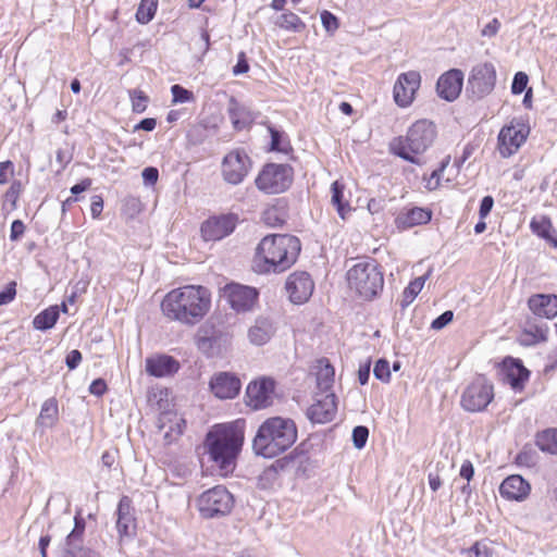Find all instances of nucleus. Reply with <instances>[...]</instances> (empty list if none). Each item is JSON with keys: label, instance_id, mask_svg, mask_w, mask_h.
Segmentation results:
<instances>
[{"label": "nucleus", "instance_id": "680f3d73", "mask_svg": "<svg viewBox=\"0 0 557 557\" xmlns=\"http://www.w3.org/2000/svg\"><path fill=\"white\" fill-rule=\"evenodd\" d=\"M106 391H107V384L102 379H97V380L92 381V383L89 386V392L96 396L103 395L106 393Z\"/></svg>", "mask_w": 557, "mask_h": 557}, {"label": "nucleus", "instance_id": "0eeeda50", "mask_svg": "<svg viewBox=\"0 0 557 557\" xmlns=\"http://www.w3.org/2000/svg\"><path fill=\"white\" fill-rule=\"evenodd\" d=\"M292 184V169L285 164L269 163L256 178V186L265 194H280Z\"/></svg>", "mask_w": 557, "mask_h": 557}, {"label": "nucleus", "instance_id": "2eb2a0df", "mask_svg": "<svg viewBox=\"0 0 557 557\" xmlns=\"http://www.w3.org/2000/svg\"><path fill=\"white\" fill-rule=\"evenodd\" d=\"M275 383L272 379L262 377L249 383L246 391L247 405L258 410L273 404Z\"/></svg>", "mask_w": 557, "mask_h": 557}, {"label": "nucleus", "instance_id": "58836bf2", "mask_svg": "<svg viewBox=\"0 0 557 557\" xmlns=\"http://www.w3.org/2000/svg\"><path fill=\"white\" fill-rule=\"evenodd\" d=\"M159 0H141L136 12V20L140 24L149 23L157 11Z\"/></svg>", "mask_w": 557, "mask_h": 557}, {"label": "nucleus", "instance_id": "c85d7f7f", "mask_svg": "<svg viewBox=\"0 0 557 557\" xmlns=\"http://www.w3.org/2000/svg\"><path fill=\"white\" fill-rule=\"evenodd\" d=\"M274 333L272 322L268 318L259 317L255 324L248 330V337L253 345H264Z\"/></svg>", "mask_w": 557, "mask_h": 557}, {"label": "nucleus", "instance_id": "412c9836", "mask_svg": "<svg viewBox=\"0 0 557 557\" xmlns=\"http://www.w3.org/2000/svg\"><path fill=\"white\" fill-rule=\"evenodd\" d=\"M530 372L522 362L511 357L506 358L502 364L503 381L515 391H521L528 381Z\"/></svg>", "mask_w": 557, "mask_h": 557}, {"label": "nucleus", "instance_id": "79ce46f5", "mask_svg": "<svg viewBox=\"0 0 557 557\" xmlns=\"http://www.w3.org/2000/svg\"><path fill=\"white\" fill-rule=\"evenodd\" d=\"M263 221L270 226H278L284 223L283 212L277 207H270L263 212Z\"/></svg>", "mask_w": 557, "mask_h": 557}, {"label": "nucleus", "instance_id": "aec40b11", "mask_svg": "<svg viewBox=\"0 0 557 557\" xmlns=\"http://www.w3.org/2000/svg\"><path fill=\"white\" fill-rule=\"evenodd\" d=\"M462 84L463 73L460 70L453 69L440 76L436 90L441 98L454 101L460 95Z\"/></svg>", "mask_w": 557, "mask_h": 557}, {"label": "nucleus", "instance_id": "49530a36", "mask_svg": "<svg viewBox=\"0 0 557 557\" xmlns=\"http://www.w3.org/2000/svg\"><path fill=\"white\" fill-rule=\"evenodd\" d=\"M171 91H172L174 103H184V102H188L193 99V92L185 89L184 87H182L180 85H173L171 87Z\"/></svg>", "mask_w": 557, "mask_h": 557}, {"label": "nucleus", "instance_id": "bb28decb", "mask_svg": "<svg viewBox=\"0 0 557 557\" xmlns=\"http://www.w3.org/2000/svg\"><path fill=\"white\" fill-rule=\"evenodd\" d=\"M116 529L121 537L129 536L135 529V519L132 513L131 499L126 496L117 505Z\"/></svg>", "mask_w": 557, "mask_h": 557}, {"label": "nucleus", "instance_id": "dca6fc26", "mask_svg": "<svg viewBox=\"0 0 557 557\" xmlns=\"http://www.w3.org/2000/svg\"><path fill=\"white\" fill-rule=\"evenodd\" d=\"M84 531V519L75 516V525L65 539L61 557H99L96 552L83 546Z\"/></svg>", "mask_w": 557, "mask_h": 557}, {"label": "nucleus", "instance_id": "bf43d9fd", "mask_svg": "<svg viewBox=\"0 0 557 557\" xmlns=\"http://www.w3.org/2000/svg\"><path fill=\"white\" fill-rule=\"evenodd\" d=\"M13 174V164L11 161L0 162V185L8 182Z\"/></svg>", "mask_w": 557, "mask_h": 557}, {"label": "nucleus", "instance_id": "8fccbe9b", "mask_svg": "<svg viewBox=\"0 0 557 557\" xmlns=\"http://www.w3.org/2000/svg\"><path fill=\"white\" fill-rule=\"evenodd\" d=\"M16 283L10 282L5 289L0 292V306L10 304L16 295Z\"/></svg>", "mask_w": 557, "mask_h": 557}, {"label": "nucleus", "instance_id": "a878e982", "mask_svg": "<svg viewBox=\"0 0 557 557\" xmlns=\"http://www.w3.org/2000/svg\"><path fill=\"white\" fill-rule=\"evenodd\" d=\"M499 493L504 498L522 500L530 493V484L521 475H510L500 484Z\"/></svg>", "mask_w": 557, "mask_h": 557}, {"label": "nucleus", "instance_id": "9b49d317", "mask_svg": "<svg viewBox=\"0 0 557 557\" xmlns=\"http://www.w3.org/2000/svg\"><path fill=\"white\" fill-rule=\"evenodd\" d=\"M529 127L520 122H510L498 134V151L503 158L515 154L524 144L529 135Z\"/></svg>", "mask_w": 557, "mask_h": 557}, {"label": "nucleus", "instance_id": "0e129e2a", "mask_svg": "<svg viewBox=\"0 0 557 557\" xmlns=\"http://www.w3.org/2000/svg\"><path fill=\"white\" fill-rule=\"evenodd\" d=\"M384 209V200L382 198H371L368 202V210L371 214H376Z\"/></svg>", "mask_w": 557, "mask_h": 557}, {"label": "nucleus", "instance_id": "393cba45", "mask_svg": "<svg viewBox=\"0 0 557 557\" xmlns=\"http://www.w3.org/2000/svg\"><path fill=\"white\" fill-rule=\"evenodd\" d=\"M529 309L540 318L553 319L557 315V296L536 294L528 300Z\"/></svg>", "mask_w": 557, "mask_h": 557}, {"label": "nucleus", "instance_id": "7ed1b4c3", "mask_svg": "<svg viewBox=\"0 0 557 557\" xmlns=\"http://www.w3.org/2000/svg\"><path fill=\"white\" fill-rule=\"evenodd\" d=\"M296 440L295 422L287 418L273 417L259 426L252 448L258 456L273 458L287 450Z\"/></svg>", "mask_w": 557, "mask_h": 557}, {"label": "nucleus", "instance_id": "39448f33", "mask_svg": "<svg viewBox=\"0 0 557 557\" xmlns=\"http://www.w3.org/2000/svg\"><path fill=\"white\" fill-rule=\"evenodd\" d=\"M436 138L435 125L428 120L414 122L405 136H399L391 143V151L401 159L421 165L423 154Z\"/></svg>", "mask_w": 557, "mask_h": 557}, {"label": "nucleus", "instance_id": "de8ad7c7", "mask_svg": "<svg viewBox=\"0 0 557 557\" xmlns=\"http://www.w3.org/2000/svg\"><path fill=\"white\" fill-rule=\"evenodd\" d=\"M528 82H529V78L525 73H523V72L516 73L512 84H511V92L513 95L521 94L525 89Z\"/></svg>", "mask_w": 557, "mask_h": 557}, {"label": "nucleus", "instance_id": "f3484780", "mask_svg": "<svg viewBox=\"0 0 557 557\" xmlns=\"http://www.w3.org/2000/svg\"><path fill=\"white\" fill-rule=\"evenodd\" d=\"M336 411L337 403L334 393H317L307 414L312 422L326 423L334 419Z\"/></svg>", "mask_w": 557, "mask_h": 557}, {"label": "nucleus", "instance_id": "9d476101", "mask_svg": "<svg viewBox=\"0 0 557 557\" xmlns=\"http://www.w3.org/2000/svg\"><path fill=\"white\" fill-rule=\"evenodd\" d=\"M496 84V70L493 63L484 62L473 66L469 78L467 91L472 99H482L490 95Z\"/></svg>", "mask_w": 557, "mask_h": 557}, {"label": "nucleus", "instance_id": "5701e85b", "mask_svg": "<svg viewBox=\"0 0 557 557\" xmlns=\"http://www.w3.org/2000/svg\"><path fill=\"white\" fill-rule=\"evenodd\" d=\"M186 421L174 411H164L160 414L158 426L163 432L164 441L170 444L182 435Z\"/></svg>", "mask_w": 557, "mask_h": 557}, {"label": "nucleus", "instance_id": "a18cd8bd", "mask_svg": "<svg viewBox=\"0 0 557 557\" xmlns=\"http://www.w3.org/2000/svg\"><path fill=\"white\" fill-rule=\"evenodd\" d=\"M369 436V430L366 426L358 425L352 430V442L356 448L364 447Z\"/></svg>", "mask_w": 557, "mask_h": 557}, {"label": "nucleus", "instance_id": "4468645a", "mask_svg": "<svg viewBox=\"0 0 557 557\" xmlns=\"http://www.w3.org/2000/svg\"><path fill=\"white\" fill-rule=\"evenodd\" d=\"M420 84L421 75L419 72L409 71L401 73L393 89L395 102L401 108L410 106L414 100L416 92L418 91Z\"/></svg>", "mask_w": 557, "mask_h": 557}, {"label": "nucleus", "instance_id": "f03ea898", "mask_svg": "<svg viewBox=\"0 0 557 557\" xmlns=\"http://www.w3.org/2000/svg\"><path fill=\"white\" fill-rule=\"evenodd\" d=\"M299 252L300 240L296 236H265L257 247L255 269L260 273H281L296 262Z\"/></svg>", "mask_w": 557, "mask_h": 557}, {"label": "nucleus", "instance_id": "4c0bfd02", "mask_svg": "<svg viewBox=\"0 0 557 557\" xmlns=\"http://www.w3.org/2000/svg\"><path fill=\"white\" fill-rule=\"evenodd\" d=\"M536 445L542 451L557 455V429H548L540 433Z\"/></svg>", "mask_w": 557, "mask_h": 557}, {"label": "nucleus", "instance_id": "c756f323", "mask_svg": "<svg viewBox=\"0 0 557 557\" xmlns=\"http://www.w3.org/2000/svg\"><path fill=\"white\" fill-rule=\"evenodd\" d=\"M432 212L430 210L414 207L405 213H400L396 218V223L399 227L410 228L416 225L426 224L431 221Z\"/></svg>", "mask_w": 557, "mask_h": 557}, {"label": "nucleus", "instance_id": "423d86ee", "mask_svg": "<svg viewBox=\"0 0 557 557\" xmlns=\"http://www.w3.org/2000/svg\"><path fill=\"white\" fill-rule=\"evenodd\" d=\"M348 284L364 299H372L383 288V274L374 260L361 261L347 273Z\"/></svg>", "mask_w": 557, "mask_h": 557}, {"label": "nucleus", "instance_id": "f257e3e1", "mask_svg": "<svg viewBox=\"0 0 557 557\" xmlns=\"http://www.w3.org/2000/svg\"><path fill=\"white\" fill-rule=\"evenodd\" d=\"M211 307L210 292L199 285H186L169 292L162 302L163 314L186 325L199 323Z\"/></svg>", "mask_w": 557, "mask_h": 557}, {"label": "nucleus", "instance_id": "13d9d810", "mask_svg": "<svg viewBox=\"0 0 557 557\" xmlns=\"http://www.w3.org/2000/svg\"><path fill=\"white\" fill-rule=\"evenodd\" d=\"M103 209V199L101 196L95 195L91 198L90 211L94 219H98Z\"/></svg>", "mask_w": 557, "mask_h": 557}, {"label": "nucleus", "instance_id": "ddd939ff", "mask_svg": "<svg viewBox=\"0 0 557 557\" xmlns=\"http://www.w3.org/2000/svg\"><path fill=\"white\" fill-rule=\"evenodd\" d=\"M223 296L226 298L231 308L236 312H247L252 310L258 300V292L256 288L237 283H230L225 285L223 288Z\"/></svg>", "mask_w": 557, "mask_h": 557}, {"label": "nucleus", "instance_id": "6e6552de", "mask_svg": "<svg viewBox=\"0 0 557 557\" xmlns=\"http://www.w3.org/2000/svg\"><path fill=\"white\" fill-rule=\"evenodd\" d=\"M494 398L492 383L483 375L475 377L463 391L461 406L470 412L484 410Z\"/></svg>", "mask_w": 557, "mask_h": 557}, {"label": "nucleus", "instance_id": "f704fd0d", "mask_svg": "<svg viewBox=\"0 0 557 557\" xmlns=\"http://www.w3.org/2000/svg\"><path fill=\"white\" fill-rule=\"evenodd\" d=\"M60 309L58 306H51L38 313L33 321L36 330L46 331L54 326L59 319Z\"/></svg>", "mask_w": 557, "mask_h": 557}, {"label": "nucleus", "instance_id": "72a5a7b5", "mask_svg": "<svg viewBox=\"0 0 557 557\" xmlns=\"http://www.w3.org/2000/svg\"><path fill=\"white\" fill-rule=\"evenodd\" d=\"M344 184L339 183L338 181H335L331 185V202L336 207L337 213L343 220H345L347 214L351 211L349 203L344 201Z\"/></svg>", "mask_w": 557, "mask_h": 557}, {"label": "nucleus", "instance_id": "473e14b6", "mask_svg": "<svg viewBox=\"0 0 557 557\" xmlns=\"http://www.w3.org/2000/svg\"><path fill=\"white\" fill-rule=\"evenodd\" d=\"M531 230L533 233H535L537 236L546 239L547 242H550L554 247H557V237H556V231L552 225V222L548 218L542 215L540 218H534L531 221Z\"/></svg>", "mask_w": 557, "mask_h": 557}, {"label": "nucleus", "instance_id": "20e7f679", "mask_svg": "<svg viewBox=\"0 0 557 557\" xmlns=\"http://www.w3.org/2000/svg\"><path fill=\"white\" fill-rule=\"evenodd\" d=\"M243 442V432L232 425H218L208 433L206 440L208 453L221 475L233 472Z\"/></svg>", "mask_w": 557, "mask_h": 557}, {"label": "nucleus", "instance_id": "603ef678", "mask_svg": "<svg viewBox=\"0 0 557 557\" xmlns=\"http://www.w3.org/2000/svg\"><path fill=\"white\" fill-rule=\"evenodd\" d=\"M468 553L470 557H490L491 555L487 545L481 542H475Z\"/></svg>", "mask_w": 557, "mask_h": 557}, {"label": "nucleus", "instance_id": "1a4fd4ad", "mask_svg": "<svg viewBox=\"0 0 557 557\" xmlns=\"http://www.w3.org/2000/svg\"><path fill=\"white\" fill-rule=\"evenodd\" d=\"M197 505L201 516L205 518L223 516L231 511L233 496L224 486L218 485L203 492L199 496Z\"/></svg>", "mask_w": 557, "mask_h": 557}, {"label": "nucleus", "instance_id": "774afa93", "mask_svg": "<svg viewBox=\"0 0 557 557\" xmlns=\"http://www.w3.org/2000/svg\"><path fill=\"white\" fill-rule=\"evenodd\" d=\"M460 476L466 479L468 482L473 478L474 469L470 461L466 460L460 468Z\"/></svg>", "mask_w": 557, "mask_h": 557}, {"label": "nucleus", "instance_id": "5fc2aeb1", "mask_svg": "<svg viewBox=\"0 0 557 557\" xmlns=\"http://www.w3.org/2000/svg\"><path fill=\"white\" fill-rule=\"evenodd\" d=\"M25 226L21 220H14L11 224L10 239L15 242L24 234Z\"/></svg>", "mask_w": 557, "mask_h": 557}, {"label": "nucleus", "instance_id": "2f4dec72", "mask_svg": "<svg viewBox=\"0 0 557 557\" xmlns=\"http://www.w3.org/2000/svg\"><path fill=\"white\" fill-rule=\"evenodd\" d=\"M58 401L55 398L47 399L40 409V413L36 420L37 426L52 428L58 421Z\"/></svg>", "mask_w": 557, "mask_h": 557}, {"label": "nucleus", "instance_id": "69168bd1", "mask_svg": "<svg viewBox=\"0 0 557 557\" xmlns=\"http://www.w3.org/2000/svg\"><path fill=\"white\" fill-rule=\"evenodd\" d=\"M248 70H249V65L245 59V54L240 53L237 64L233 67V73H234V75H239V74H244V73L248 72Z\"/></svg>", "mask_w": 557, "mask_h": 557}, {"label": "nucleus", "instance_id": "e433bc0d", "mask_svg": "<svg viewBox=\"0 0 557 557\" xmlns=\"http://www.w3.org/2000/svg\"><path fill=\"white\" fill-rule=\"evenodd\" d=\"M275 25L285 30L295 33H300L306 28V24L293 12H285L278 15Z\"/></svg>", "mask_w": 557, "mask_h": 557}, {"label": "nucleus", "instance_id": "a211bd4d", "mask_svg": "<svg viewBox=\"0 0 557 557\" xmlns=\"http://www.w3.org/2000/svg\"><path fill=\"white\" fill-rule=\"evenodd\" d=\"M237 218L234 214H223L208 219L201 225L205 240H220L228 236L236 226Z\"/></svg>", "mask_w": 557, "mask_h": 557}, {"label": "nucleus", "instance_id": "c03bdc74", "mask_svg": "<svg viewBox=\"0 0 557 557\" xmlns=\"http://www.w3.org/2000/svg\"><path fill=\"white\" fill-rule=\"evenodd\" d=\"M373 374L377 380L384 383H388L391 380V370L388 361L385 359H379L374 366Z\"/></svg>", "mask_w": 557, "mask_h": 557}, {"label": "nucleus", "instance_id": "c9c22d12", "mask_svg": "<svg viewBox=\"0 0 557 557\" xmlns=\"http://www.w3.org/2000/svg\"><path fill=\"white\" fill-rule=\"evenodd\" d=\"M228 116L235 128H243L249 120L248 112L235 98H231L227 108Z\"/></svg>", "mask_w": 557, "mask_h": 557}, {"label": "nucleus", "instance_id": "ea45409f", "mask_svg": "<svg viewBox=\"0 0 557 557\" xmlns=\"http://www.w3.org/2000/svg\"><path fill=\"white\" fill-rule=\"evenodd\" d=\"M424 283H425L424 276L417 277L416 280L410 282V284L405 288L404 294H403L404 302H405L403 306L409 305L416 298V296L423 288Z\"/></svg>", "mask_w": 557, "mask_h": 557}, {"label": "nucleus", "instance_id": "37998d69", "mask_svg": "<svg viewBox=\"0 0 557 557\" xmlns=\"http://www.w3.org/2000/svg\"><path fill=\"white\" fill-rule=\"evenodd\" d=\"M132 107L133 111L136 113H143L148 103V97L141 90H133L131 91Z\"/></svg>", "mask_w": 557, "mask_h": 557}, {"label": "nucleus", "instance_id": "864d4df0", "mask_svg": "<svg viewBox=\"0 0 557 557\" xmlns=\"http://www.w3.org/2000/svg\"><path fill=\"white\" fill-rule=\"evenodd\" d=\"M22 191V184L18 181H14L10 188L7 190L4 197L8 201H11L13 205H15L20 194Z\"/></svg>", "mask_w": 557, "mask_h": 557}, {"label": "nucleus", "instance_id": "052dcab7", "mask_svg": "<svg viewBox=\"0 0 557 557\" xmlns=\"http://www.w3.org/2000/svg\"><path fill=\"white\" fill-rule=\"evenodd\" d=\"M81 361H82V354L77 349L71 350L67 354L66 360H65L66 366L69 367L70 370L75 369L79 364Z\"/></svg>", "mask_w": 557, "mask_h": 557}, {"label": "nucleus", "instance_id": "b1692460", "mask_svg": "<svg viewBox=\"0 0 557 557\" xmlns=\"http://www.w3.org/2000/svg\"><path fill=\"white\" fill-rule=\"evenodd\" d=\"M180 370V362L168 355H154L146 359V371L156 377L175 374Z\"/></svg>", "mask_w": 557, "mask_h": 557}, {"label": "nucleus", "instance_id": "338daca9", "mask_svg": "<svg viewBox=\"0 0 557 557\" xmlns=\"http://www.w3.org/2000/svg\"><path fill=\"white\" fill-rule=\"evenodd\" d=\"M500 23L497 18L492 20L485 27L482 29L483 36H494L499 29Z\"/></svg>", "mask_w": 557, "mask_h": 557}, {"label": "nucleus", "instance_id": "6e6d98bb", "mask_svg": "<svg viewBox=\"0 0 557 557\" xmlns=\"http://www.w3.org/2000/svg\"><path fill=\"white\" fill-rule=\"evenodd\" d=\"M493 206H494L493 197L492 196H485L481 200L480 210H479L480 218L481 219H485L490 214V212L492 211Z\"/></svg>", "mask_w": 557, "mask_h": 557}, {"label": "nucleus", "instance_id": "a19ab883", "mask_svg": "<svg viewBox=\"0 0 557 557\" xmlns=\"http://www.w3.org/2000/svg\"><path fill=\"white\" fill-rule=\"evenodd\" d=\"M449 162H450V157H446L442 161L441 166L438 169L434 170L431 173V175L428 178H425V188L428 190H435L440 186L441 175L444 172V170L446 169V166L449 164Z\"/></svg>", "mask_w": 557, "mask_h": 557}, {"label": "nucleus", "instance_id": "7c9ffc66", "mask_svg": "<svg viewBox=\"0 0 557 557\" xmlns=\"http://www.w3.org/2000/svg\"><path fill=\"white\" fill-rule=\"evenodd\" d=\"M318 393H332L331 388L334 383L335 370L327 359H321L315 366Z\"/></svg>", "mask_w": 557, "mask_h": 557}, {"label": "nucleus", "instance_id": "cd10ccee", "mask_svg": "<svg viewBox=\"0 0 557 557\" xmlns=\"http://www.w3.org/2000/svg\"><path fill=\"white\" fill-rule=\"evenodd\" d=\"M212 320L213 319L207 321L199 327L195 338L197 348L207 356L213 355V345L218 338V332L214 329Z\"/></svg>", "mask_w": 557, "mask_h": 557}, {"label": "nucleus", "instance_id": "6ab92c4d", "mask_svg": "<svg viewBox=\"0 0 557 557\" xmlns=\"http://www.w3.org/2000/svg\"><path fill=\"white\" fill-rule=\"evenodd\" d=\"M285 288L292 302L304 304L311 297L314 284L307 272H295L287 277Z\"/></svg>", "mask_w": 557, "mask_h": 557}, {"label": "nucleus", "instance_id": "e2e57ef3", "mask_svg": "<svg viewBox=\"0 0 557 557\" xmlns=\"http://www.w3.org/2000/svg\"><path fill=\"white\" fill-rule=\"evenodd\" d=\"M370 368H371V361L370 360H368L367 362H364L363 364H361L359 367L358 380H359L361 385H364V384L368 383L369 377H370Z\"/></svg>", "mask_w": 557, "mask_h": 557}, {"label": "nucleus", "instance_id": "4d7b16f0", "mask_svg": "<svg viewBox=\"0 0 557 557\" xmlns=\"http://www.w3.org/2000/svg\"><path fill=\"white\" fill-rule=\"evenodd\" d=\"M141 176L146 184L154 185L158 181L159 172L156 168L149 166L144 169Z\"/></svg>", "mask_w": 557, "mask_h": 557}, {"label": "nucleus", "instance_id": "f8f14e48", "mask_svg": "<svg viewBox=\"0 0 557 557\" xmlns=\"http://www.w3.org/2000/svg\"><path fill=\"white\" fill-rule=\"evenodd\" d=\"M251 161L248 154L240 149L230 151L222 162V175L225 182L232 185L240 184L249 173Z\"/></svg>", "mask_w": 557, "mask_h": 557}, {"label": "nucleus", "instance_id": "09e8293b", "mask_svg": "<svg viewBox=\"0 0 557 557\" xmlns=\"http://www.w3.org/2000/svg\"><path fill=\"white\" fill-rule=\"evenodd\" d=\"M321 22L324 28L330 33H333L338 28L337 17L329 11H323L321 13Z\"/></svg>", "mask_w": 557, "mask_h": 557}, {"label": "nucleus", "instance_id": "3c124183", "mask_svg": "<svg viewBox=\"0 0 557 557\" xmlns=\"http://www.w3.org/2000/svg\"><path fill=\"white\" fill-rule=\"evenodd\" d=\"M454 313L450 310H447L443 312L440 317H437L433 322L431 323V327L433 330H442L445 327L448 323L453 321Z\"/></svg>", "mask_w": 557, "mask_h": 557}, {"label": "nucleus", "instance_id": "4be33fe9", "mask_svg": "<svg viewBox=\"0 0 557 557\" xmlns=\"http://www.w3.org/2000/svg\"><path fill=\"white\" fill-rule=\"evenodd\" d=\"M212 393L220 399L234 398L240 391V381L234 374L220 372L210 381Z\"/></svg>", "mask_w": 557, "mask_h": 557}]
</instances>
